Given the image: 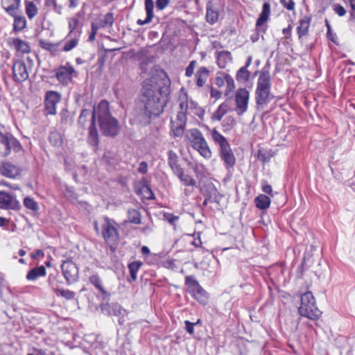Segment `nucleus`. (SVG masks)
I'll return each mask as SVG.
<instances>
[{"mask_svg": "<svg viewBox=\"0 0 355 355\" xmlns=\"http://www.w3.org/2000/svg\"><path fill=\"white\" fill-rule=\"evenodd\" d=\"M170 80H163L160 83H145L141 89V95L137 113L138 121L146 125L150 123L153 116H157L164 111L168 101Z\"/></svg>", "mask_w": 355, "mask_h": 355, "instance_id": "obj_1", "label": "nucleus"}, {"mask_svg": "<svg viewBox=\"0 0 355 355\" xmlns=\"http://www.w3.org/2000/svg\"><path fill=\"white\" fill-rule=\"evenodd\" d=\"M98 118L99 126L102 133L105 136L115 137L118 135L120 125L118 120L113 117L110 113L109 103L101 101L96 107H94L92 122L89 128L87 142L96 150L98 147V134L96 125V118Z\"/></svg>", "mask_w": 355, "mask_h": 355, "instance_id": "obj_2", "label": "nucleus"}, {"mask_svg": "<svg viewBox=\"0 0 355 355\" xmlns=\"http://www.w3.org/2000/svg\"><path fill=\"white\" fill-rule=\"evenodd\" d=\"M271 76L268 69L263 67L257 80L255 101L257 108H263L270 101Z\"/></svg>", "mask_w": 355, "mask_h": 355, "instance_id": "obj_3", "label": "nucleus"}, {"mask_svg": "<svg viewBox=\"0 0 355 355\" xmlns=\"http://www.w3.org/2000/svg\"><path fill=\"white\" fill-rule=\"evenodd\" d=\"M298 311L301 316L312 320L318 319L322 314L316 306L315 300L311 292H306L301 296V304Z\"/></svg>", "mask_w": 355, "mask_h": 355, "instance_id": "obj_4", "label": "nucleus"}, {"mask_svg": "<svg viewBox=\"0 0 355 355\" xmlns=\"http://www.w3.org/2000/svg\"><path fill=\"white\" fill-rule=\"evenodd\" d=\"M102 234L107 244L112 251L115 250L119 241V234L116 223L108 217H105L102 225Z\"/></svg>", "mask_w": 355, "mask_h": 355, "instance_id": "obj_5", "label": "nucleus"}, {"mask_svg": "<svg viewBox=\"0 0 355 355\" xmlns=\"http://www.w3.org/2000/svg\"><path fill=\"white\" fill-rule=\"evenodd\" d=\"M179 110L186 114L193 112L195 115L198 116L201 119L205 114V110L199 107L198 104L189 98L187 92L182 88L179 92L178 96Z\"/></svg>", "mask_w": 355, "mask_h": 355, "instance_id": "obj_6", "label": "nucleus"}, {"mask_svg": "<svg viewBox=\"0 0 355 355\" xmlns=\"http://www.w3.org/2000/svg\"><path fill=\"white\" fill-rule=\"evenodd\" d=\"M189 139L193 148L198 150L203 157L209 159L211 157V151L202 132L198 129L193 128L189 130Z\"/></svg>", "mask_w": 355, "mask_h": 355, "instance_id": "obj_7", "label": "nucleus"}, {"mask_svg": "<svg viewBox=\"0 0 355 355\" xmlns=\"http://www.w3.org/2000/svg\"><path fill=\"white\" fill-rule=\"evenodd\" d=\"M185 285L187 287L188 292L196 300L201 304H207L208 293L193 276H187L185 277Z\"/></svg>", "mask_w": 355, "mask_h": 355, "instance_id": "obj_8", "label": "nucleus"}, {"mask_svg": "<svg viewBox=\"0 0 355 355\" xmlns=\"http://www.w3.org/2000/svg\"><path fill=\"white\" fill-rule=\"evenodd\" d=\"M21 150L19 141L10 133L0 131V156L8 155L11 150L19 152Z\"/></svg>", "mask_w": 355, "mask_h": 355, "instance_id": "obj_9", "label": "nucleus"}, {"mask_svg": "<svg viewBox=\"0 0 355 355\" xmlns=\"http://www.w3.org/2000/svg\"><path fill=\"white\" fill-rule=\"evenodd\" d=\"M67 20L69 28L67 37H71V35L80 36L85 21V12L83 11H79L73 16L68 17Z\"/></svg>", "mask_w": 355, "mask_h": 355, "instance_id": "obj_10", "label": "nucleus"}, {"mask_svg": "<svg viewBox=\"0 0 355 355\" xmlns=\"http://www.w3.org/2000/svg\"><path fill=\"white\" fill-rule=\"evenodd\" d=\"M61 100V94L55 91H47L44 96V114L55 115L57 113V105Z\"/></svg>", "mask_w": 355, "mask_h": 355, "instance_id": "obj_11", "label": "nucleus"}, {"mask_svg": "<svg viewBox=\"0 0 355 355\" xmlns=\"http://www.w3.org/2000/svg\"><path fill=\"white\" fill-rule=\"evenodd\" d=\"M54 72L55 77L62 85H68L72 80L73 75L76 73L74 68L69 62L55 69Z\"/></svg>", "mask_w": 355, "mask_h": 355, "instance_id": "obj_12", "label": "nucleus"}, {"mask_svg": "<svg viewBox=\"0 0 355 355\" xmlns=\"http://www.w3.org/2000/svg\"><path fill=\"white\" fill-rule=\"evenodd\" d=\"M61 268L68 284H71L77 281L79 273L78 268L76 264L71 260L63 261L61 265Z\"/></svg>", "mask_w": 355, "mask_h": 355, "instance_id": "obj_13", "label": "nucleus"}, {"mask_svg": "<svg viewBox=\"0 0 355 355\" xmlns=\"http://www.w3.org/2000/svg\"><path fill=\"white\" fill-rule=\"evenodd\" d=\"M250 93L245 88H241L236 91L235 101L236 112L239 115L243 114L248 110Z\"/></svg>", "mask_w": 355, "mask_h": 355, "instance_id": "obj_14", "label": "nucleus"}, {"mask_svg": "<svg viewBox=\"0 0 355 355\" xmlns=\"http://www.w3.org/2000/svg\"><path fill=\"white\" fill-rule=\"evenodd\" d=\"M0 208L18 210L20 209V204L12 195L0 191Z\"/></svg>", "mask_w": 355, "mask_h": 355, "instance_id": "obj_15", "label": "nucleus"}, {"mask_svg": "<svg viewBox=\"0 0 355 355\" xmlns=\"http://www.w3.org/2000/svg\"><path fill=\"white\" fill-rule=\"evenodd\" d=\"M202 193L205 197V200L203 202V205L205 206L212 202L218 204L222 198V196L214 184H209L206 186Z\"/></svg>", "mask_w": 355, "mask_h": 355, "instance_id": "obj_16", "label": "nucleus"}, {"mask_svg": "<svg viewBox=\"0 0 355 355\" xmlns=\"http://www.w3.org/2000/svg\"><path fill=\"white\" fill-rule=\"evenodd\" d=\"M13 78L17 82H23L28 78L26 64L21 60L15 61L12 65Z\"/></svg>", "mask_w": 355, "mask_h": 355, "instance_id": "obj_17", "label": "nucleus"}, {"mask_svg": "<svg viewBox=\"0 0 355 355\" xmlns=\"http://www.w3.org/2000/svg\"><path fill=\"white\" fill-rule=\"evenodd\" d=\"M89 281L98 291L103 300H110L111 293L104 288L103 281L98 275L89 277Z\"/></svg>", "mask_w": 355, "mask_h": 355, "instance_id": "obj_18", "label": "nucleus"}, {"mask_svg": "<svg viewBox=\"0 0 355 355\" xmlns=\"http://www.w3.org/2000/svg\"><path fill=\"white\" fill-rule=\"evenodd\" d=\"M220 156L227 168H232L235 165L236 159L230 145L220 150Z\"/></svg>", "mask_w": 355, "mask_h": 355, "instance_id": "obj_19", "label": "nucleus"}, {"mask_svg": "<svg viewBox=\"0 0 355 355\" xmlns=\"http://www.w3.org/2000/svg\"><path fill=\"white\" fill-rule=\"evenodd\" d=\"M0 173L8 178H14L20 175V168L9 162L3 163L0 167Z\"/></svg>", "mask_w": 355, "mask_h": 355, "instance_id": "obj_20", "label": "nucleus"}, {"mask_svg": "<svg viewBox=\"0 0 355 355\" xmlns=\"http://www.w3.org/2000/svg\"><path fill=\"white\" fill-rule=\"evenodd\" d=\"M21 0H1V5L6 12L10 16L17 15Z\"/></svg>", "mask_w": 355, "mask_h": 355, "instance_id": "obj_21", "label": "nucleus"}, {"mask_svg": "<svg viewBox=\"0 0 355 355\" xmlns=\"http://www.w3.org/2000/svg\"><path fill=\"white\" fill-rule=\"evenodd\" d=\"M155 3L153 0H145V10L146 12V18L144 20L138 19L137 21V24L140 26L145 25L146 24L150 23L153 17V9H154Z\"/></svg>", "mask_w": 355, "mask_h": 355, "instance_id": "obj_22", "label": "nucleus"}, {"mask_svg": "<svg viewBox=\"0 0 355 355\" xmlns=\"http://www.w3.org/2000/svg\"><path fill=\"white\" fill-rule=\"evenodd\" d=\"M311 21V18L309 16H304L300 19L299 26L297 27V33L300 40L308 35Z\"/></svg>", "mask_w": 355, "mask_h": 355, "instance_id": "obj_23", "label": "nucleus"}, {"mask_svg": "<svg viewBox=\"0 0 355 355\" xmlns=\"http://www.w3.org/2000/svg\"><path fill=\"white\" fill-rule=\"evenodd\" d=\"M10 44L12 47H13L17 52L21 53H27L31 51V47L29 44L19 38H11L10 41Z\"/></svg>", "mask_w": 355, "mask_h": 355, "instance_id": "obj_24", "label": "nucleus"}, {"mask_svg": "<svg viewBox=\"0 0 355 355\" xmlns=\"http://www.w3.org/2000/svg\"><path fill=\"white\" fill-rule=\"evenodd\" d=\"M216 60L218 67L220 69H224L228 63L232 62V54L228 51H218L216 52Z\"/></svg>", "mask_w": 355, "mask_h": 355, "instance_id": "obj_25", "label": "nucleus"}, {"mask_svg": "<svg viewBox=\"0 0 355 355\" xmlns=\"http://www.w3.org/2000/svg\"><path fill=\"white\" fill-rule=\"evenodd\" d=\"M178 156L173 150H170L168 152V164L174 174L183 169L179 164Z\"/></svg>", "mask_w": 355, "mask_h": 355, "instance_id": "obj_26", "label": "nucleus"}, {"mask_svg": "<svg viewBox=\"0 0 355 355\" xmlns=\"http://www.w3.org/2000/svg\"><path fill=\"white\" fill-rule=\"evenodd\" d=\"M209 70L205 67H200L196 71V85L199 87H203L209 76Z\"/></svg>", "mask_w": 355, "mask_h": 355, "instance_id": "obj_27", "label": "nucleus"}, {"mask_svg": "<svg viewBox=\"0 0 355 355\" xmlns=\"http://www.w3.org/2000/svg\"><path fill=\"white\" fill-rule=\"evenodd\" d=\"M270 14V5L269 3L266 2L263 3L261 12L260 13L259 17L257 20V27L261 26L265 22H266L269 18Z\"/></svg>", "mask_w": 355, "mask_h": 355, "instance_id": "obj_28", "label": "nucleus"}, {"mask_svg": "<svg viewBox=\"0 0 355 355\" xmlns=\"http://www.w3.org/2000/svg\"><path fill=\"white\" fill-rule=\"evenodd\" d=\"M46 275V268L43 266H38L32 268L26 275V279L29 281H35L40 277Z\"/></svg>", "mask_w": 355, "mask_h": 355, "instance_id": "obj_29", "label": "nucleus"}, {"mask_svg": "<svg viewBox=\"0 0 355 355\" xmlns=\"http://www.w3.org/2000/svg\"><path fill=\"white\" fill-rule=\"evenodd\" d=\"M229 110V105L227 103H221L217 108V110L211 114V119L213 121H220L225 114L227 113Z\"/></svg>", "mask_w": 355, "mask_h": 355, "instance_id": "obj_30", "label": "nucleus"}, {"mask_svg": "<svg viewBox=\"0 0 355 355\" xmlns=\"http://www.w3.org/2000/svg\"><path fill=\"white\" fill-rule=\"evenodd\" d=\"M211 137L214 142L220 146V150L230 146L226 138L216 129L212 130Z\"/></svg>", "mask_w": 355, "mask_h": 355, "instance_id": "obj_31", "label": "nucleus"}, {"mask_svg": "<svg viewBox=\"0 0 355 355\" xmlns=\"http://www.w3.org/2000/svg\"><path fill=\"white\" fill-rule=\"evenodd\" d=\"M256 207L259 209H266L270 207V199L264 194H260L254 199Z\"/></svg>", "mask_w": 355, "mask_h": 355, "instance_id": "obj_32", "label": "nucleus"}, {"mask_svg": "<svg viewBox=\"0 0 355 355\" xmlns=\"http://www.w3.org/2000/svg\"><path fill=\"white\" fill-rule=\"evenodd\" d=\"M108 313L110 315L125 317L128 314L126 310L124 309L118 303H112L111 304H108Z\"/></svg>", "mask_w": 355, "mask_h": 355, "instance_id": "obj_33", "label": "nucleus"}, {"mask_svg": "<svg viewBox=\"0 0 355 355\" xmlns=\"http://www.w3.org/2000/svg\"><path fill=\"white\" fill-rule=\"evenodd\" d=\"M175 175H176L178 177V178L180 180V181L182 182H183V184L185 186H191V187L196 186L197 182H196V180L194 178H193L191 175L184 174L183 169H182L181 171H180L177 173H175Z\"/></svg>", "mask_w": 355, "mask_h": 355, "instance_id": "obj_34", "label": "nucleus"}, {"mask_svg": "<svg viewBox=\"0 0 355 355\" xmlns=\"http://www.w3.org/2000/svg\"><path fill=\"white\" fill-rule=\"evenodd\" d=\"M171 130L174 137H181L184 131L186 124L171 121Z\"/></svg>", "mask_w": 355, "mask_h": 355, "instance_id": "obj_35", "label": "nucleus"}, {"mask_svg": "<svg viewBox=\"0 0 355 355\" xmlns=\"http://www.w3.org/2000/svg\"><path fill=\"white\" fill-rule=\"evenodd\" d=\"M142 266V263L139 261H133L128 264V269L130 274V278L135 281L137 279V272Z\"/></svg>", "mask_w": 355, "mask_h": 355, "instance_id": "obj_36", "label": "nucleus"}, {"mask_svg": "<svg viewBox=\"0 0 355 355\" xmlns=\"http://www.w3.org/2000/svg\"><path fill=\"white\" fill-rule=\"evenodd\" d=\"M49 142L54 146H60L62 144V137L58 131H52L49 136Z\"/></svg>", "mask_w": 355, "mask_h": 355, "instance_id": "obj_37", "label": "nucleus"}, {"mask_svg": "<svg viewBox=\"0 0 355 355\" xmlns=\"http://www.w3.org/2000/svg\"><path fill=\"white\" fill-rule=\"evenodd\" d=\"M72 38L69 40H67L64 43L62 50L64 51H70L73 49H74L78 44L79 39L80 36L77 35H71Z\"/></svg>", "mask_w": 355, "mask_h": 355, "instance_id": "obj_38", "label": "nucleus"}, {"mask_svg": "<svg viewBox=\"0 0 355 355\" xmlns=\"http://www.w3.org/2000/svg\"><path fill=\"white\" fill-rule=\"evenodd\" d=\"M38 10L33 1L26 2V13L29 19H33L37 14Z\"/></svg>", "mask_w": 355, "mask_h": 355, "instance_id": "obj_39", "label": "nucleus"}, {"mask_svg": "<svg viewBox=\"0 0 355 355\" xmlns=\"http://www.w3.org/2000/svg\"><path fill=\"white\" fill-rule=\"evenodd\" d=\"M55 293L58 296H61L67 300H72L75 297L76 293L68 289L57 288L54 289Z\"/></svg>", "mask_w": 355, "mask_h": 355, "instance_id": "obj_40", "label": "nucleus"}, {"mask_svg": "<svg viewBox=\"0 0 355 355\" xmlns=\"http://www.w3.org/2000/svg\"><path fill=\"white\" fill-rule=\"evenodd\" d=\"M92 114H93V111H90L89 110H87V109H83L79 116L78 123L81 125L84 126L87 120V118H90L91 123H92Z\"/></svg>", "mask_w": 355, "mask_h": 355, "instance_id": "obj_41", "label": "nucleus"}, {"mask_svg": "<svg viewBox=\"0 0 355 355\" xmlns=\"http://www.w3.org/2000/svg\"><path fill=\"white\" fill-rule=\"evenodd\" d=\"M101 21L103 28L112 27L114 21V14L112 12L106 13Z\"/></svg>", "mask_w": 355, "mask_h": 355, "instance_id": "obj_42", "label": "nucleus"}, {"mask_svg": "<svg viewBox=\"0 0 355 355\" xmlns=\"http://www.w3.org/2000/svg\"><path fill=\"white\" fill-rule=\"evenodd\" d=\"M128 218L130 223L138 225L141 223V214L135 210L131 209L128 211Z\"/></svg>", "mask_w": 355, "mask_h": 355, "instance_id": "obj_43", "label": "nucleus"}, {"mask_svg": "<svg viewBox=\"0 0 355 355\" xmlns=\"http://www.w3.org/2000/svg\"><path fill=\"white\" fill-rule=\"evenodd\" d=\"M207 21L211 24H214L217 21L218 19V14L216 11L214 10L211 8H207V15H206Z\"/></svg>", "mask_w": 355, "mask_h": 355, "instance_id": "obj_44", "label": "nucleus"}, {"mask_svg": "<svg viewBox=\"0 0 355 355\" xmlns=\"http://www.w3.org/2000/svg\"><path fill=\"white\" fill-rule=\"evenodd\" d=\"M250 73L246 68V67H242L239 69L236 74L237 80H241L244 81H248L250 78Z\"/></svg>", "mask_w": 355, "mask_h": 355, "instance_id": "obj_45", "label": "nucleus"}, {"mask_svg": "<svg viewBox=\"0 0 355 355\" xmlns=\"http://www.w3.org/2000/svg\"><path fill=\"white\" fill-rule=\"evenodd\" d=\"M14 21V30L15 31H20L26 26V19L24 17H17L15 15Z\"/></svg>", "mask_w": 355, "mask_h": 355, "instance_id": "obj_46", "label": "nucleus"}, {"mask_svg": "<svg viewBox=\"0 0 355 355\" xmlns=\"http://www.w3.org/2000/svg\"><path fill=\"white\" fill-rule=\"evenodd\" d=\"M24 205L27 209L32 211H37L38 209L37 203L32 198L26 197L24 200Z\"/></svg>", "mask_w": 355, "mask_h": 355, "instance_id": "obj_47", "label": "nucleus"}, {"mask_svg": "<svg viewBox=\"0 0 355 355\" xmlns=\"http://www.w3.org/2000/svg\"><path fill=\"white\" fill-rule=\"evenodd\" d=\"M40 46L46 51H49L50 52H54L56 51L58 49V44H53L49 42L46 41H40Z\"/></svg>", "mask_w": 355, "mask_h": 355, "instance_id": "obj_48", "label": "nucleus"}, {"mask_svg": "<svg viewBox=\"0 0 355 355\" xmlns=\"http://www.w3.org/2000/svg\"><path fill=\"white\" fill-rule=\"evenodd\" d=\"M164 218L165 220H166L169 224L171 225H175L176 223L179 220V217L177 216H175L174 214L171 213H165L164 214Z\"/></svg>", "mask_w": 355, "mask_h": 355, "instance_id": "obj_49", "label": "nucleus"}, {"mask_svg": "<svg viewBox=\"0 0 355 355\" xmlns=\"http://www.w3.org/2000/svg\"><path fill=\"white\" fill-rule=\"evenodd\" d=\"M225 78L227 85V92H232L235 88L234 79L228 73H226V75H225Z\"/></svg>", "mask_w": 355, "mask_h": 355, "instance_id": "obj_50", "label": "nucleus"}, {"mask_svg": "<svg viewBox=\"0 0 355 355\" xmlns=\"http://www.w3.org/2000/svg\"><path fill=\"white\" fill-rule=\"evenodd\" d=\"M171 121L187 124V114L178 110V114L175 117V119H174V120L171 119Z\"/></svg>", "mask_w": 355, "mask_h": 355, "instance_id": "obj_51", "label": "nucleus"}, {"mask_svg": "<svg viewBox=\"0 0 355 355\" xmlns=\"http://www.w3.org/2000/svg\"><path fill=\"white\" fill-rule=\"evenodd\" d=\"M236 122L234 117L227 116L223 121V127L227 130H230L232 128L236 125Z\"/></svg>", "mask_w": 355, "mask_h": 355, "instance_id": "obj_52", "label": "nucleus"}, {"mask_svg": "<svg viewBox=\"0 0 355 355\" xmlns=\"http://www.w3.org/2000/svg\"><path fill=\"white\" fill-rule=\"evenodd\" d=\"M225 75H226V73L224 72H219L217 73V76L215 80V83L218 87L224 86L225 83Z\"/></svg>", "mask_w": 355, "mask_h": 355, "instance_id": "obj_53", "label": "nucleus"}, {"mask_svg": "<svg viewBox=\"0 0 355 355\" xmlns=\"http://www.w3.org/2000/svg\"><path fill=\"white\" fill-rule=\"evenodd\" d=\"M197 64V62L196 60H192L190 62L189 65L187 67L185 70V76L187 77H191L193 74L194 69Z\"/></svg>", "mask_w": 355, "mask_h": 355, "instance_id": "obj_54", "label": "nucleus"}, {"mask_svg": "<svg viewBox=\"0 0 355 355\" xmlns=\"http://www.w3.org/2000/svg\"><path fill=\"white\" fill-rule=\"evenodd\" d=\"M281 4L288 10L295 9V2L293 0H280Z\"/></svg>", "mask_w": 355, "mask_h": 355, "instance_id": "obj_55", "label": "nucleus"}, {"mask_svg": "<svg viewBox=\"0 0 355 355\" xmlns=\"http://www.w3.org/2000/svg\"><path fill=\"white\" fill-rule=\"evenodd\" d=\"M261 189L265 193L268 194L271 196H273L272 187L270 184H267L266 181H262Z\"/></svg>", "mask_w": 355, "mask_h": 355, "instance_id": "obj_56", "label": "nucleus"}, {"mask_svg": "<svg viewBox=\"0 0 355 355\" xmlns=\"http://www.w3.org/2000/svg\"><path fill=\"white\" fill-rule=\"evenodd\" d=\"M170 0H157L155 2L156 8L159 10H163L169 4Z\"/></svg>", "mask_w": 355, "mask_h": 355, "instance_id": "obj_57", "label": "nucleus"}, {"mask_svg": "<svg viewBox=\"0 0 355 355\" xmlns=\"http://www.w3.org/2000/svg\"><path fill=\"white\" fill-rule=\"evenodd\" d=\"M184 324L187 332L190 335H193L194 334V326L196 325V323L186 320L184 321Z\"/></svg>", "mask_w": 355, "mask_h": 355, "instance_id": "obj_58", "label": "nucleus"}, {"mask_svg": "<svg viewBox=\"0 0 355 355\" xmlns=\"http://www.w3.org/2000/svg\"><path fill=\"white\" fill-rule=\"evenodd\" d=\"M334 10L340 17H343L346 14L345 8L339 4L334 6Z\"/></svg>", "mask_w": 355, "mask_h": 355, "instance_id": "obj_59", "label": "nucleus"}, {"mask_svg": "<svg viewBox=\"0 0 355 355\" xmlns=\"http://www.w3.org/2000/svg\"><path fill=\"white\" fill-rule=\"evenodd\" d=\"M137 171L141 174H146L148 172V164L146 162H141L139 165Z\"/></svg>", "mask_w": 355, "mask_h": 355, "instance_id": "obj_60", "label": "nucleus"}, {"mask_svg": "<svg viewBox=\"0 0 355 355\" xmlns=\"http://www.w3.org/2000/svg\"><path fill=\"white\" fill-rule=\"evenodd\" d=\"M293 26L289 24L288 27L283 28L282 33L284 35L286 39H288L291 36Z\"/></svg>", "mask_w": 355, "mask_h": 355, "instance_id": "obj_61", "label": "nucleus"}, {"mask_svg": "<svg viewBox=\"0 0 355 355\" xmlns=\"http://www.w3.org/2000/svg\"><path fill=\"white\" fill-rule=\"evenodd\" d=\"M97 33V31H96V27H93V28H91V33L89 35V37H88V41L89 42H93L95 40V38H96V35Z\"/></svg>", "mask_w": 355, "mask_h": 355, "instance_id": "obj_62", "label": "nucleus"}, {"mask_svg": "<svg viewBox=\"0 0 355 355\" xmlns=\"http://www.w3.org/2000/svg\"><path fill=\"white\" fill-rule=\"evenodd\" d=\"M210 95L211 97L214 98L216 99H218L221 96V92L217 89H211Z\"/></svg>", "mask_w": 355, "mask_h": 355, "instance_id": "obj_63", "label": "nucleus"}, {"mask_svg": "<svg viewBox=\"0 0 355 355\" xmlns=\"http://www.w3.org/2000/svg\"><path fill=\"white\" fill-rule=\"evenodd\" d=\"M80 0H69V7L70 8H75L79 4Z\"/></svg>", "mask_w": 355, "mask_h": 355, "instance_id": "obj_64", "label": "nucleus"}]
</instances>
